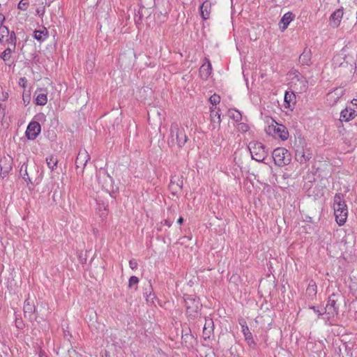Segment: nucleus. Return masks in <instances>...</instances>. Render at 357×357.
<instances>
[{
  "mask_svg": "<svg viewBox=\"0 0 357 357\" xmlns=\"http://www.w3.org/2000/svg\"><path fill=\"white\" fill-rule=\"evenodd\" d=\"M333 210L337 223L340 226L344 225L347 219L348 209L343 194L336 193L335 195L333 198Z\"/></svg>",
  "mask_w": 357,
  "mask_h": 357,
  "instance_id": "nucleus-1",
  "label": "nucleus"
},
{
  "mask_svg": "<svg viewBox=\"0 0 357 357\" xmlns=\"http://www.w3.org/2000/svg\"><path fill=\"white\" fill-rule=\"evenodd\" d=\"M188 139L185 128L176 122L172 123L170 128V137L168 141L169 145H177L178 148H182Z\"/></svg>",
  "mask_w": 357,
  "mask_h": 357,
  "instance_id": "nucleus-2",
  "label": "nucleus"
},
{
  "mask_svg": "<svg viewBox=\"0 0 357 357\" xmlns=\"http://www.w3.org/2000/svg\"><path fill=\"white\" fill-rule=\"evenodd\" d=\"M248 149L252 158L257 162H263L268 156V149L259 142H250L248 145Z\"/></svg>",
  "mask_w": 357,
  "mask_h": 357,
  "instance_id": "nucleus-3",
  "label": "nucleus"
},
{
  "mask_svg": "<svg viewBox=\"0 0 357 357\" xmlns=\"http://www.w3.org/2000/svg\"><path fill=\"white\" fill-rule=\"evenodd\" d=\"M342 299L340 294H332L327 301L326 307H324V312L328 315V318L334 317L339 313V302Z\"/></svg>",
  "mask_w": 357,
  "mask_h": 357,
  "instance_id": "nucleus-4",
  "label": "nucleus"
},
{
  "mask_svg": "<svg viewBox=\"0 0 357 357\" xmlns=\"http://www.w3.org/2000/svg\"><path fill=\"white\" fill-rule=\"evenodd\" d=\"M272 157L274 162L279 167L289 165L291 160L290 152L285 148L278 147L273 151Z\"/></svg>",
  "mask_w": 357,
  "mask_h": 357,
  "instance_id": "nucleus-5",
  "label": "nucleus"
},
{
  "mask_svg": "<svg viewBox=\"0 0 357 357\" xmlns=\"http://www.w3.org/2000/svg\"><path fill=\"white\" fill-rule=\"evenodd\" d=\"M271 121L272 123L265 129L266 133L275 137H279L282 141L287 140L289 137L287 128L284 125L277 123L273 119H271Z\"/></svg>",
  "mask_w": 357,
  "mask_h": 357,
  "instance_id": "nucleus-6",
  "label": "nucleus"
},
{
  "mask_svg": "<svg viewBox=\"0 0 357 357\" xmlns=\"http://www.w3.org/2000/svg\"><path fill=\"white\" fill-rule=\"evenodd\" d=\"M184 301L188 315L193 318L197 317L202 306L199 299L195 296L186 295Z\"/></svg>",
  "mask_w": 357,
  "mask_h": 357,
  "instance_id": "nucleus-7",
  "label": "nucleus"
},
{
  "mask_svg": "<svg viewBox=\"0 0 357 357\" xmlns=\"http://www.w3.org/2000/svg\"><path fill=\"white\" fill-rule=\"evenodd\" d=\"M112 181V178L109 176L105 169H100L98 171H97L96 176V183H94L96 185V189L101 188L109 192Z\"/></svg>",
  "mask_w": 357,
  "mask_h": 357,
  "instance_id": "nucleus-8",
  "label": "nucleus"
},
{
  "mask_svg": "<svg viewBox=\"0 0 357 357\" xmlns=\"http://www.w3.org/2000/svg\"><path fill=\"white\" fill-rule=\"evenodd\" d=\"M16 36L13 31H10L7 26H0V43L6 45L16 47Z\"/></svg>",
  "mask_w": 357,
  "mask_h": 357,
  "instance_id": "nucleus-9",
  "label": "nucleus"
},
{
  "mask_svg": "<svg viewBox=\"0 0 357 357\" xmlns=\"http://www.w3.org/2000/svg\"><path fill=\"white\" fill-rule=\"evenodd\" d=\"M312 152L310 149L298 148L295 151V158L300 164H305L312 158Z\"/></svg>",
  "mask_w": 357,
  "mask_h": 357,
  "instance_id": "nucleus-10",
  "label": "nucleus"
},
{
  "mask_svg": "<svg viewBox=\"0 0 357 357\" xmlns=\"http://www.w3.org/2000/svg\"><path fill=\"white\" fill-rule=\"evenodd\" d=\"M240 325L242 328V333L245 337V340L249 347L253 349H255L257 347V344L254 340L252 333L250 331V329L246 324V321L242 320L239 322Z\"/></svg>",
  "mask_w": 357,
  "mask_h": 357,
  "instance_id": "nucleus-11",
  "label": "nucleus"
},
{
  "mask_svg": "<svg viewBox=\"0 0 357 357\" xmlns=\"http://www.w3.org/2000/svg\"><path fill=\"white\" fill-rule=\"evenodd\" d=\"M41 130L40 125L37 121H31L29 123L26 130V136L30 140L35 139L40 134Z\"/></svg>",
  "mask_w": 357,
  "mask_h": 357,
  "instance_id": "nucleus-12",
  "label": "nucleus"
},
{
  "mask_svg": "<svg viewBox=\"0 0 357 357\" xmlns=\"http://www.w3.org/2000/svg\"><path fill=\"white\" fill-rule=\"evenodd\" d=\"M183 185V176L181 175H174L172 176L169 188L172 194L175 195L178 191L181 190Z\"/></svg>",
  "mask_w": 357,
  "mask_h": 357,
  "instance_id": "nucleus-13",
  "label": "nucleus"
},
{
  "mask_svg": "<svg viewBox=\"0 0 357 357\" xmlns=\"http://www.w3.org/2000/svg\"><path fill=\"white\" fill-rule=\"evenodd\" d=\"M89 159L90 156L86 151H79L75 160V166L77 169H80V171L82 173Z\"/></svg>",
  "mask_w": 357,
  "mask_h": 357,
  "instance_id": "nucleus-14",
  "label": "nucleus"
},
{
  "mask_svg": "<svg viewBox=\"0 0 357 357\" xmlns=\"http://www.w3.org/2000/svg\"><path fill=\"white\" fill-rule=\"evenodd\" d=\"M357 116V110L351 107H346L340 113L341 121H349Z\"/></svg>",
  "mask_w": 357,
  "mask_h": 357,
  "instance_id": "nucleus-15",
  "label": "nucleus"
},
{
  "mask_svg": "<svg viewBox=\"0 0 357 357\" xmlns=\"http://www.w3.org/2000/svg\"><path fill=\"white\" fill-rule=\"evenodd\" d=\"M343 16V11L341 9H337L335 11H334L329 19V23L330 25L333 27L336 28L337 27L341 22V20Z\"/></svg>",
  "mask_w": 357,
  "mask_h": 357,
  "instance_id": "nucleus-16",
  "label": "nucleus"
},
{
  "mask_svg": "<svg viewBox=\"0 0 357 357\" xmlns=\"http://www.w3.org/2000/svg\"><path fill=\"white\" fill-rule=\"evenodd\" d=\"M214 324L212 319H205V324L203 328V337L205 340L210 338L213 332Z\"/></svg>",
  "mask_w": 357,
  "mask_h": 357,
  "instance_id": "nucleus-17",
  "label": "nucleus"
},
{
  "mask_svg": "<svg viewBox=\"0 0 357 357\" xmlns=\"http://www.w3.org/2000/svg\"><path fill=\"white\" fill-rule=\"evenodd\" d=\"M13 158L10 155L4 156L0 160V168L3 173H8L12 169Z\"/></svg>",
  "mask_w": 357,
  "mask_h": 357,
  "instance_id": "nucleus-18",
  "label": "nucleus"
},
{
  "mask_svg": "<svg viewBox=\"0 0 357 357\" xmlns=\"http://www.w3.org/2000/svg\"><path fill=\"white\" fill-rule=\"evenodd\" d=\"M295 15L291 12L286 13L282 17L280 22V28L284 31L289 24V23L294 20Z\"/></svg>",
  "mask_w": 357,
  "mask_h": 357,
  "instance_id": "nucleus-19",
  "label": "nucleus"
},
{
  "mask_svg": "<svg viewBox=\"0 0 357 357\" xmlns=\"http://www.w3.org/2000/svg\"><path fill=\"white\" fill-rule=\"evenodd\" d=\"M211 9V3L209 1L206 0L202 3L200 6L201 16L204 20H207L210 17Z\"/></svg>",
  "mask_w": 357,
  "mask_h": 357,
  "instance_id": "nucleus-20",
  "label": "nucleus"
},
{
  "mask_svg": "<svg viewBox=\"0 0 357 357\" xmlns=\"http://www.w3.org/2000/svg\"><path fill=\"white\" fill-rule=\"evenodd\" d=\"M211 72L212 66L209 61H207V63H204L199 69V74L204 79H207L211 75Z\"/></svg>",
  "mask_w": 357,
  "mask_h": 357,
  "instance_id": "nucleus-21",
  "label": "nucleus"
},
{
  "mask_svg": "<svg viewBox=\"0 0 357 357\" xmlns=\"http://www.w3.org/2000/svg\"><path fill=\"white\" fill-rule=\"evenodd\" d=\"M36 97V104L38 105H45L47 102V93H45L43 89L37 90L35 93Z\"/></svg>",
  "mask_w": 357,
  "mask_h": 357,
  "instance_id": "nucleus-22",
  "label": "nucleus"
},
{
  "mask_svg": "<svg viewBox=\"0 0 357 357\" xmlns=\"http://www.w3.org/2000/svg\"><path fill=\"white\" fill-rule=\"evenodd\" d=\"M35 312V305L33 301H31L30 298H27L24 301V315L31 317Z\"/></svg>",
  "mask_w": 357,
  "mask_h": 357,
  "instance_id": "nucleus-23",
  "label": "nucleus"
},
{
  "mask_svg": "<svg viewBox=\"0 0 357 357\" xmlns=\"http://www.w3.org/2000/svg\"><path fill=\"white\" fill-rule=\"evenodd\" d=\"M311 51L305 48L303 52L299 56V62L302 65H309L311 61Z\"/></svg>",
  "mask_w": 357,
  "mask_h": 357,
  "instance_id": "nucleus-24",
  "label": "nucleus"
},
{
  "mask_svg": "<svg viewBox=\"0 0 357 357\" xmlns=\"http://www.w3.org/2000/svg\"><path fill=\"white\" fill-rule=\"evenodd\" d=\"M16 47L8 45V47L0 54V58L5 62L10 60L11 54L15 52Z\"/></svg>",
  "mask_w": 357,
  "mask_h": 357,
  "instance_id": "nucleus-25",
  "label": "nucleus"
},
{
  "mask_svg": "<svg viewBox=\"0 0 357 357\" xmlns=\"http://www.w3.org/2000/svg\"><path fill=\"white\" fill-rule=\"evenodd\" d=\"M284 102L287 106L286 107H291V104L294 105L296 104V95L294 92H286L284 94Z\"/></svg>",
  "mask_w": 357,
  "mask_h": 357,
  "instance_id": "nucleus-26",
  "label": "nucleus"
},
{
  "mask_svg": "<svg viewBox=\"0 0 357 357\" xmlns=\"http://www.w3.org/2000/svg\"><path fill=\"white\" fill-rule=\"evenodd\" d=\"M47 37V31L45 29L43 30H36L33 32V38L39 42H43Z\"/></svg>",
  "mask_w": 357,
  "mask_h": 357,
  "instance_id": "nucleus-27",
  "label": "nucleus"
},
{
  "mask_svg": "<svg viewBox=\"0 0 357 357\" xmlns=\"http://www.w3.org/2000/svg\"><path fill=\"white\" fill-rule=\"evenodd\" d=\"M229 115L236 122H239L242 120V115L241 112L235 109H231L229 110Z\"/></svg>",
  "mask_w": 357,
  "mask_h": 357,
  "instance_id": "nucleus-28",
  "label": "nucleus"
},
{
  "mask_svg": "<svg viewBox=\"0 0 357 357\" xmlns=\"http://www.w3.org/2000/svg\"><path fill=\"white\" fill-rule=\"evenodd\" d=\"M46 162L51 170H54L57 166L58 160L56 157L50 155L46 158Z\"/></svg>",
  "mask_w": 357,
  "mask_h": 357,
  "instance_id": "nucleus-29",
  "label": "nucleus"
},
{
  "mask_svg": "<svg viewBox=\"0 0 357 357\" xmlns=\"http://www.w3.org/2000/svg\"><path fill=\"white\" fill-rule=\"evenodd\" d=\"M215 109H216L215 107L214 109L213 107H211V121L215 123V122H216V119H217V123L218 124H220L221 122L220 114L219 113V112L215 111Z\"/></svg>",
  "mask_w": 357,
  "mask_h": 357,
  "instance_id": "nucleus-30",
  "label": "nucleus"
},
{
  "mask_svg": "<svg viewBox=\"0 0 357 357\" xmlns=\"http://www.w3.org/2000/svg\"><path fill=\"white\" fill-rule=\"evenodd\" d=\"M317 287L315 282L312 280H310L308 284L307 288V293L310 295H316L317 291Z\"/></svg>",
  "mask_w": 357,
  "mask_h": 357,
  "instance_id": "nucleus-31",
  "label": "nucleus"
},
{
  "mask_svg": "<svg viewBox=\"0 0 357 357\" xmlns=\"http://www.w3.org/2000/svg\"><path fill=\"white\" fill-rule=\"evenodd\" d=\"M139 283V279L136 276H131L128 281V287L130 289H134L136 290L137 289V284Z\"/></svg>",
  "mask_w": 357,
  "mask_h": 357,
  "instance_id": "nucleus-32",
  "label": "nucleus"
},
{
  "mask_svg": "<svg viewBox=\"0 0 357 357\" xmlns=\"http://www.w3.org/2000/svg\"><path fill=\"white\" fill-rule=\"evenodd\" d=\"M213 106H215L220 102V96L216 93L213 94L208 99Z\"/></svg>",
  "mask_w": 357,
  "mask_h": 357,
  "instance_id": "nucleus-33",
  "label": "nucleus"
},
{
  "mask_svg": "<svg viewBox=\"0 0 357 357\" xmlns=\"http://www.w3.org/2000/svg\"><path fill=\"white\" fill-rule=\"evenodd\" d=\"M344 94V90L342 88H336L333 91L328 93V96L334 97L336 96V99H339Z\"/></svg>",
  "mask_w": 357,
  "mask_h": 357,
  "instance_id": "nucleus-34",
  "label": "nucleus"
},
{
  "mask_svg": "<svg viewBox=\"0 0 357 357\" xmlns=\"http://www.w3.org/2000/svg\"><path fill=\"white\" fill-rule=\"evenodd\" d=\"M149 8H146L144 6H142L139 10V18L144 17L146 15H149Z\"/></svg>",
  "mask_w": 357,
  "mask_h": 357,
  "instance_id": "nucleus-35",
  "label": "nucleus"
},
{
  "mask_svg": "<svg viewBox=\"0 0 357 357\" xmlns=\"http://www.w3.org/2000/svg\"><path fill=\"white\" fill-rule=\"evenodd\" d=\"M28 1L26 0H21L18 3V8L22 10H26L28 8Z\"/></svg>",
  "mask_w": 357,
  "mask_h": 357,
  "instance_id": "nucleus-36",
  "label": "nucleus"
},
{
  "mask_svg": "<svg viewBox=\"0 0 357 357\" xmlns=\"http://www.w3.org/2000/svg\"><path fill=\"white\" fill-rule=\"evenodd\" d=\"M310 309L313 310L314 312L318 314V316H321L326 314V312H324V308L320 310L319 307H317L315 306H310Z\"/></svg>",
  "mask_w": 357,
  "mask_h": 357,
  "instance_id": "nucleus-37",
  "label": "nucleus"
},
{
  "mask_svg": "<svg viewBox=\"0 0 357 357\" xmlns=\"http://www.w3.org/2000/svg\"><path fill=\"white\" fill-rule=\"evenodd\" d=\"M182 341L187 344L190 340H192L193 337L191 334L185 333L182 335Z\"/></svg>",
  "mask_w": 357,
  "mask_h": 357,
  "instance_id": "nucleus-38",
  "label": "nucleus"
},
{
  "mask_svg": "<svg viewBox=\"0 0 357 357\" xmlns=\"http://www.w3.org/2000/svg\"><path fill=\"white\" fill-rule=\"evenodd\" d=\"M24 172H25V173H24V174H23V178H24V179H25V180H26V179H29V180H30V178L29 177L28 173H27V172H26V169H27V165H26L25 164H23V165H22V167H21V170H20V172H22L24 170Z\"/></svg>",
  "mask_w": 357,
  "mask_h": 357,
  "instance_id": "nucleus-39",
  "label": "nucleus"
},
{
  "mask_svg": "<svg viewBox=\"0 0 357 357\" xmlns=\"http://www.w3.org/2000/svg\"><path fill=\"white\" fill-rule=\"evenodd\" d=\"M137 261L135 259H130V261H129V266H130V268L132 270L137 268Z\"/></svg>",
  "mask_w": 357,
  "mask_h": 357,
  "instance_id": "nucleus-40",
  "label": "nucleus"
},
{
  "mask_svg": "<svg viewBox=\"0 0 357 357\" xmlns=\"http://www.w3.org/2000/svg\"><path fill=\"white\" fill-rule=\"evenodd\" d=\"M248 126L247 124H245V123L240 124L239 130H241V131L246 132L248 130Z\"/></svg>",
  "mask_w": 357,
  "mask_h": 357,
  "instance_id": "nucleus-41",
  "label": "nucleus"
},
{
  "mask_svg": "<svg viewBox=\"0 0 357 357\" xmlns=\"http://www.w3.org/2000/svg\"><path fill=\"white\" fill-rule=\"evenodd\" d=\"M36 12L37 13L40 15V16H43L44 14H45V6H43L41 8H38L37 10H36Z\"/></svg>",
  "mask_w": 357,
  "mask_h": 357,
  "instance_id": "nucleus-42",
  "label": "nucleus"
},
{
  "mask_svg": "<svg viewBox=\"0 0 357 357\" xmlns=\"http://www.w3.org/2000/svg\"><path fill=\"white\" fill-rule=\"evenodd\" d=\"M153 298H154V294L152 296L151 294H150L149 296H147V298H146V301L148 303L153 304L154 303Z\"/></svg>",
  "mask_w": 357,
  "mask_h": 357,
  "instance_id": "nucleus-43",
  "label": "nucleus"
},
{
  "mask_svg": "<svg viewBox=\"0 0 357 357\" xmlns=\"http://www.w3.org/2000/svg\"><path fill=\"white\" fill-rule=\"evenodd\" d=\"M173 222V220L170 218H168L167 220H165L164 224L167 225L168 227H169L172 225V223Z\"/></svg>",
  "mask_w": 357,
  "mask_h": 357,
  "instance_id": "nucleus-44",
  "label": "nucleus"
},
{
  "mask_svg": "<svg viewBox=\"0 0 357 357\" xmlns=\"http://www.w3.org/2000/svg\"><path fill=\"white\" fill-rule=\"evenodd\" d=\"M5 20V17L3 14L0 13V26H3L2 24Z\"/></svg>",
  "mask_w": 357,
  "mask_h": 357,
  "instance_id": "nucleus-45",
  "label": "nucleus"
},
{
  "mask_svg": "<svg viewBox=\"0 0 357 357\" xmlns=\"http://www.w3.org/2000/svg\"><path fill=\"white\" fill-rule=\"evenodd\" d=\"M183 222V217H180L177 220V223L179 224V225H181Z\"/></svg>",
  "mask_w": 357,
  "mask_h": 357,
  "instance_id": "nucleus-46",
  "label": "nucleus"
},
{
  "mask_svg": "<svg viewBox=\"0 0 357 357\" xmlns=\"http://www.w3.org/2000/svg\"><path fill=\"white\" fill-rule=\"evenodd\" d=\"M351 103L353 105L356 107V110H357V99H353L351 100Z\"/></svg>",
  "mask_w": 357,
  "mask_h": 357,
  "instance_id": "nucleus-47",
  "label": "nucleus"
},
{
  "mask_svg": "<svg viewBox=\"0 0 357 357\" xmlns=\"http://www.w3.org/2000/svg\"><path fill=\"white\" fill-rule=\"evenodd\" d=\"M164 128H165V126H163L162 128H160V132L161 135H162L163 137L165 135V132L162 130V129H164Z\"/></svg>",
  "mask_w": 357,
  "mask_h": 357,
  "instance_id": "nucleus-48",
  "label": "nucleus"
},
{
  "mask_svg": "<svg viewBox=\"0 0 357 357\" xmlns=\"http://www.w3.org/2000/svg\"><path fill=\"white\" fill-rule=\"evenodd\" d=\"M353 303L357 307V299Z\"/></svg>",
  "mask_w": 357,
  "mask_h": 357,
  "instance_id": "nucleus-49",
  "label": "nucleus"
},
{
  "mask_svg": "<svg viewBox=\"0 0 357 357\" xmlns=\"http://www.w3.org/2000/svg\"><path fill=\"white\" fill-rule=\"evenodd\" d=\"M101 215L105 217L107 215V213H102Z\"/></svg>",
  "mask_w": 357,
  "mask_h": 357,
  "instance_id": "nucleus-50",
  "label": "nucleus"
},
{
  "mask_svg": "<svg viewBox=\"0 0 357 357\" xmlns=\"http://www.w3.org/2000/svg\"><path fill=\"white\" fill-rule=\"evenodd\" d=\"M103 208H104V211H107V208L105 206H102Z\"/></svg>",
  "mask_w": 357,
  "mask_h": 357,
  "instance_id": "nucleus-51",
  "label": "nucleus"
},
{
  "mask_svg": "<svg viewBox=\"0 0 357 357\" xmlns=\"http://www.w3.org/2000/svg\"><path fill=\"white\" fill-rule=\"evenodd\" d=\"M90 67H91V68H93V63H92L90 64Z\"/></svg>",
  "mask_w": 357,
  "mask_h": 357,
  "instance_id": "nucleus-52",
  "label": "nucleus"
}]
</instances>
